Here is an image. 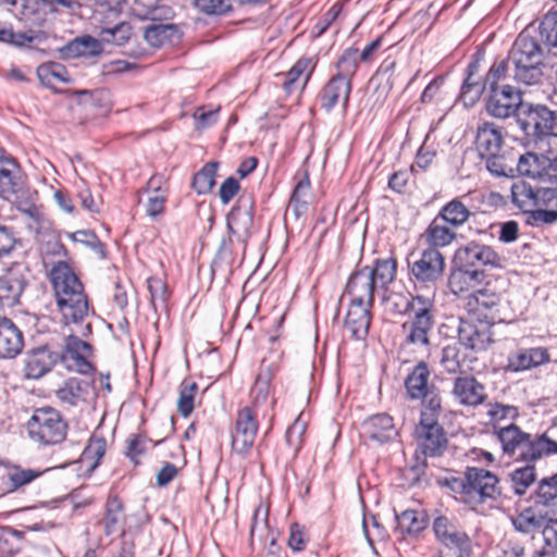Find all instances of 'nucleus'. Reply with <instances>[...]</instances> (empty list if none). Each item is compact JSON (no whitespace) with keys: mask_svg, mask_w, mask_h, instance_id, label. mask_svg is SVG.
Here are the masks:
<instances>
[{"mask_svg":"<svg viewBox=\"0 0 557 557\" xmlns=\"http://www.w3.org/2000/svg\"><path fill=\"white\" fill-rule=\"evenodd\" d=\"M197 391L198 384L191 380H184L181 383L177 410L185 418L188 417L194 409V400Z\"/></svg>","mask_w":557,"mask_h":557,"instance_id":"nucleus-54","label":"nucleus"},{"mask_svg":"<svg viewBox=\"0 0 557 557\" xmlns=\"http://www.w3.org/2000/svg\"><path fill=\"white\" fill-rule=\"evenodd\" d=\"M471 216V211L469 208L461 201L460 198H454L444 205L438 214L437 219L446 222L454 228H458L462 226Z\"/></svg>","mask_w":557,"mask_h":557,"instance_id":"nucleus-37","label":"nucleus"},{"mask_svg":"<svg viewBox=\"0 0 557 557\" xmlns=\"http://www.w3.org/2000/svg\"><path fill=\"white\" fill-rule=\"evenodd\" d=\"M555 454H557V442L549 438L546 433L534 436L528 433L511 457L527 465H533L536 460Z\"/></svg>","mask_w":557,"mask_h":557,"instance_id":"nucleus-10","label":"nucleus"},{"mask_svg":"<svg viewBox=\"0 0 557 557\" xmlns=\"http://www.w3.org/2000/svg\"><path fill=\"white\" fill-rule=\"evenodd\" d=\"M259 429L257 412L246 406L238 410L232 432V449L238 455H246L253 446Z\"/></svg>","mask_w":557,"mask_h":557,"instance_id":"nucleus-8","label":"nucleus"},{"mask_svg":"<svg viewBox=\"0 0 557 557\" xmlns=\"http://www.w3.org/2000/svg\"><path fill=\"white\" fill-rule=\"evenodd\" d=\"M441 543L444 548L438 557H471L472 555V541L465 531L459 530Z\"/></svg>","mask_w":557,"mask_h":557,"instance_id":"nucleus-36","label":"nucleus"},{"mask_svg":"<svg viewBox=\"0 0 557 557\" xmlns=\"http://www.w3.org/2000/svg\"><path fill=\"white\" fill-rule=\"evenodd\" d=\"M550 186L533 187L525 181H517L510 187L512 205L529 214L534 208L557 207V174H552Z\"/></svg>","mask_w":557,"mask_h":557,"instance_id":"nucleus-3","label":"nucleus"},{"mask_svg":"<svg viewBox=\"0 0 557 557\" xmlns=\"http://www.w3.org/2000/svg\"><path fill=\"white\" fill-rule=\"evenodd\" d=\"M218 162H209L199 170L193 178V188L199 195L208 194L215 184Z\"/></svg>","mask_w":557,"mask_h":557,"instance_id":"nucleus-53","label":"nucleus"},{"mask_svg":"<svg viewBox=\"0 0 557 557\" xmlns=\"http://www.w3.org/2000/svg\"><path fill=\"white\" fill-rule=\"evenodd\" d=\"M535 504L547 508H557V472L537 482Z\"/></svg>","mask_w":557,"mask_h":557,"instance_id":"nucleus-47","label":"nucleus"},{"mask_svg":"<svg viewBox=\"0 0 557 557\" xmlns=\"http://www.w3.org/2000/svg\"><path fill=\"white\" fill-rule=\"evenodd\" d=\"M23 347L22 331L10 319H0V358H14Z\"/></svg>","mask_w":557,"mask_h":557,"instance_id":"nucleus-24","label":"nucleus"},{"mask_svg":"<svg viewBox=\"0 0 557 557\" xmlns=\"http://www.w3.org/2000/svg\"><path fill=\"white\" fill-rule=\"evenodd\" d=\"M123 520V506L117 498H112L107 503L103 527L107 535L115 533Z\"/></svg>","mask_w":557,"mask_h":557,"instance_id":"nucleus-56","label":"nucleus"},{"mask_svg":"<svg viewBox=\"0 0 557 557\" xmlns=\"http://www.w3.org/2000/svg\"><path fill=\"white\" fill-rule=\"evenodd\" d=\"M440 219L435 218L425 230L423 237L429 245L428 248L438 250L449 246L457 237L455 231L446 225L441 224Z\"/></svg>","mask_w":557,"mask_h":557,"instance_id":"nucleus-39","label":"nucleus"},{"mask_svg":"<svg viewBox=\"0 0 557 557\" xmlns=\"http://www.w3.org/2000/svg\"><path fill=\"white\" fill-rule=\"evenodd\" d=\"M499 295L488 288H479L472 292L468 298L469 310L491 323L503 320L499 314Z\"/></svg>","mask_w":557,"mask_h":557,"instance_id":"nucleus-17","label":"nucleus"},{"mask_svg":"<svg viewBox=\"0 0 557 557\" xmlns=\"http://www.w3.org/2000/svg\"><path fill=\"white\" fill-rule=\"evenodd\" d=\"M543 62L512 65V79L524 85L539 84L543 77Z\"/></svg>","mask_w":557,"mask_h":557,"instance_id":"nucleus-50","label":"nucleus"},{"mask_svg":"<svg viewBox=\"0 0 557 557\" xmlns=\"http://www.w3.org/2000/svg\"><path fill=\"white\" fill-rule=\"evenodd\" d=\"M351 92V82L347 78L333 76L319 94L321 108L330 112L337 103L346 111Z\"/></svg>","mask_w":557,"mask_h":557,"instance_id":"nucleus-19","label":"nucleus"},{"mask_svg":"<svg viewBox=\"0 0 557 557\" xmlns=\"http://www.w3.org/2000/svg\"><path fill=\"white\" fill-rule=\"evenodd\" d=\"M430 369L420 361L405 380V388L409 399L421 400V411H441L442 399L438 387L430 382Z\"/></svg>","mask_w":557,"mask_h":557,"instance_id":"nucleus-4","label":"nucleus"},{"mask_svg":"<svg viewBox=\"0 0 557 557\" xmlns=\"http://www.w3.org/2000/svg\"><path fill=\"white\" fill-rule=\"evenodd\" d=\"M37 76L40 83L48 88H53L54 81L69 83L66 69L60 63H45L37 67Z\"/></svg>","mask_w":557,"mask_h":557,"instance_id":"nucleus-51","label":"nucleus"},{"mask_svg":"<svg viewBox=\"0 0 557 557\" xmlns=\"http://www.w3.org/2000/svg\"><path fill=\"white\" fill-rule=\"evenodd\" d=\"M49 278L63 322L83 323L89 311L88 299L72 268L64 261H58L50 269Z\"/></svg>","mask_w":557,"mask_h":557,"instance_id":"nucleus-1","label":"nucleus"},{"mask_svg":"<svg viewBox=\"0 0 557 557\" xmlns=\"http://www.w3.org/2000/svg\"><path fill=\"white\" fill-rule=\"evenodd\" d=\"M397 263L393 258L377 259L374 267H370V274L377 286L385 287L396 276Z\"/></svg>","mask_w":557,"mask_h":557,"instance_id":"nucleus-52","label":"nucleus"},{"mask_svg":"<svg viewBox=\"0 0 557 557\" xmlns=\"http://www.w3.org/2000/svg\"><path fill=\"white\" fill-rule=\"evenodd\" d=\"M59 360V354L47 347L33 349L25 359L24 372L28 379H40L48 373Z\"/></svg>","mask_w":557,"mask_h":557,"instance_id":"nucleus-23","label":"nucleus"},{"mask_svg":"<svg viewBox=\"0 0 557 557\" xmlns=\"http://www.w3.org/2000/svg\"><path fill=\"white\" fill-rule=\"evenodd\" d=\"M161 178L158 177H151L148 182V188L153 189L152 194L148 197L147 201V214L151 218H156L160 215L164 210V203H165V193L160 188V186H157V183H160Z\"/></svg>","mask_w":557,"mask_h":557,"instance_id":"nucleus-57","label":"nucleus"},{"mask_svg":"<svg viewBox=\"0 0 557 557\" xmlns=\"http://www.w3.org/2000/svg\"><path fill=\"white\" fill-rule=\"evenodd\" d=\"M370 273V267L366 265L350 275L346 285L349 302L373 306L374 290L377 285Z\"/></svg>","mask_w":557,"mask_h":557,"instance_id":"nucleus-15","label":"nucleus"},{"mask_svg":"<svg viewBox=\"0 0 557 557\" xmlns=\"http://www.w3.org/2000/svg\"><path fill=\"white\" fill-rule=\"evenodd\" d=\"M549 361V354L546 348L535 347L519 349L508 357V367L518 372L542 366Z\"/></svg>","mask_w":557,"mask_h":557,"instance_id":"nucleus-30","label":"nucleus"},{"mask_svg":"<svg viewBox=\"0 0 557 557\" xmlns=\"http://www.w3.org/2000/svg\"><path fill=\"white\" fill-rule=\"evenodd\" d=\"M441 411H421L414 436L419 451L423 457H438L447 448L448 440L445 430L438 423Z\"/></svg>","mask_w":557,"mask_h":557,"instance_id":"nucleus-6","label":"nucleus"},{"mask_svg":"<svg viewBox=\"0 0 557 557\" xmlns=\"http://www.w3.org/2000/svg\"><path fill=\"white\" fill-rule=\"evenodd\" d=\"M27 432L40 445H57L65 440L67 423L54 408L42 407L36 409L28 420Z\"/></svg>","mask_w":557,"mask_h":557,"instance_id":"nucleus-2","label":"nucleus"},{"mask_svg":"<svg viewBox=\"0 0 557 557\" xmlns=\"http://www.w3.org/2000/svg\"><path fill=\"white\" fill-rule=\"evenodd\" d=\"M552 160L533 152H527L516 157L515 176H528L539 178L544 175L549 177Z\"/></svg>","mask_w":557,"mask_h":557,"instance_id":"nucleus-27","label":"nucleus"},{"mask_svg":"<svg viewBox=\"0 0 557 557\" xmlns=\"http://www.w3.org/2000/svg\"><path fill=\"white\" fill-rule=\"evenodd\" d=\"M410 281L414 286L434 287L445 269V258L434 248H425L414 260H408Z\"/></svg>","mask_w":557,"mask_h":557,"instance_id":"nucleus-7","label":"nucleus"},{"mask_svg":"<svg viewBox=\"0 0 557 557\" xmlns=\"http://www.w3.org/2000/svg\"><path fill=\"white\" fill-rule=\"evenodd\" d=\"M456 259L465 268L476 269L478 267H502V257L487 245L470 242L460 247L455 255Z\"/></svg>","mask_w":557,"mask_h":557,"instance_id":"nucleus-12","label":"nucleus"},{"mask_svg":"<svg viewBox=\"0 0 557 557\" xmlns=\"http://www.w3.org/2000/svg\"><path fill=\"white\" fill-rule=\"evenodd\" d=\"M29 270L23 264H15L0 276V298L8 306L18 302L28 284Z\"/></svg>","mask_w":557,"mask_h":557,"instance_id":"nucleus-16","label":"nucleus"},{"mask_svg":"<svg viewBox=\"0 0 557 557\" xmlns=\"http://www.w3.org/2000/svg\"><path fill=\"white\" fill-rule=\"evenodd\" d=\"M510 488L515 495L521 497L536 481V469L534 465H525L515 468L508 474Z\"/></svg>","mask_w":557,"mask_h":557,"instance_id":"nucleus-42","label":"nucleus"},{"mask_svg":"<svg viewBox=\"0 0 557 557\" xmlns=\"http://www.w3.org/2000/svg\"><path fill=\"white\" fill-rule=\"evenodd\" d=\"M460 486L461 497L468 504H482L500 495L498 478L483 468L468 467Z\"/></svg>","mask_w":557,"mask_h":557,"instance_id":"nucleus-5","label":"nucleus"},{"mask_svg":"<svg viewBox=\"0 0 557 557\" xmlns=\"http://www.w3.org/2000/svg\"><path fill=\"white\" fill-rule=\"evenodd\" d=\"M490 94L486 110L494 117H509L522 104L521 92L508 84L503 85L500 88L494 87V89H490Z\"/></svg>","mask_w":557,"mask_h":557,"instance_id":"nucleus-11","label":"nucleus"},{"mask_svg":"<svg viewBox=\"0 0 557 557\" xmlns=\"http://www.w3.org/2000/svg\"><path fill=\"white\" fill-rule=\"evenodd\" d=\"M21 188V181L12 169H0V197L10 200Z\"/></svg>","mask_w":557,"mask_h":557,"instance_id":"nucleus-58","label":"nucleus"},{"mask_svg":"<svg viewBox=\"0 0 557 557\" xmlns=\"http://www.w3.org/2000/svg\"><path fill=\"white\" fill-rule=\"evenodd\" d=\"M362 426L367 436L380 444L394 441L398 436L394 420L387 413H377L368 418Z\"/></svg>","mask_w":557,"mask_h":557,"instance_id":"nucleus-22","label":"nucleus"},{"mask_svg":"<svg viewBox=\"0 0 557 557\" xmlns=\"http://www.w3.org/2000/svg\"><path fill=\"white\" fill-rule=\"evenodd\" d=\"M396 531L400 534L417 535L428 525V516L424 511L407 509L396 515Z\"/></svg>","mask_w":557,"mask_h":557,"instance_id":"nucleus-40","label":"nucleus"},{"mask_svg":"<svg viewBox=\"0 0 557 557\" xmlns=\"http://www.w3.org/2000/svg\"><path fill=\"white\" fill-rule=\"evenodd\" d=\"M434 301L431 297L417 295L403 297V308H397L398 313H408L409 320L434 324Z\"/></svg>","mask_w":557,"mask_h":557,"instance_id":"nucleus-25","label":"nucleus"},{"mask_svg":"<svg viewBox=\"0 0 557 557\" xmlns=\"http://www.w3.org/2000/svg\"><path fill=\"white\" fill-rule=\"evenodd\" d=\"M555 112L549 110L546 106L536 104L529 106L524 112V117L521 120L522 127L528 133H533L534 136L553 135Z\"/></svg>","mask_w":557,"mask_h":557,"instance_id":"nucleus-18","label":"nucleus"},{"mask_svg":"<svg viewBox=\"0 0 557 557\" xmlns=\"http://www.w3.org/2000/svg\"><path fill=\"white\" fill-rule=\"evenodd\" d=\"M434 324L408 320L401 327L405 333L404 345L426 349L430 345V333Z\"/></svg>","mask_w":557,"mask_h":557,"instance_id":"nucleus-35","label":"nucleus"},{"mask_svg":"<svg viewBox=\"0 0 557 557\" xmlns=\"http://www.w3.org/2000/svg\"><path fill=\"white\" fill-rule=\"evenodd\" d=\"M163 0H135L133 8L134 14L140 20L161 21L172 15L169 5L162 3Z\"/></svg>","mask_w":557,"mask_h":557,"instance_id":"nucleus-41","label":"nucleus"},{"mask_svg":"<svg viewBox=\"0 0 557 557\" xmlns=\"http://www.w3.org/2000/svg\"><path fill=\"white\" fill-rule=\"evenodd\" d=\"M17 246H21L11 227L0 225V262L11 258Z\"/></svg>","mask_w":557,"mask_h":557,"instance_id":"nucleus-62","label":"nucleus"},{"mask_svg":"<svg viewBox=\"0 0 557 557\" xmlns=\"http://www.w3.org/2000/svg\"><path fill=\"white\" fill-rule=\"evenodd\" d=\"M549 519L550 518H547L529 507L513 517L511 522L515 530L520 533L530 534L540 530L543 533V530L548 524Z\"/></svg>","mask_w":557,"mask_h":557,"instance_id":"nucleus-38","label":"nucleus"},{"mask_svg":"<svg viewBox=\"0 0 557 557\" xmlns=\"http://www.w3.org/2000/svg\"><path fill=\"white\" fill-rule=\"evenodd\" d=\"M508 78H512L511 65L509 63L508 58L500 60L499 62H495L488 73L485 76V84L488 86V89H494V87H498V83L502 81H506Z\"/></svg>","mask_w":557,"mask_h":557,"instance_id":"nucleus-60","label":"nucleus"},{"mask_svg":"<svg viewBox=\"0 0 557 557\" xmlns=\"http://www.w3.org/2000/svg\"><path fill=\"white\" fill-rule=\"evenodd\" d=\"M485 278L483 271L478 269H469L460 267L454 270L448 278V286L453 294L461 295L465 293H472L479 289V286Z\"/></svg>","mask_w":557,"mask_h":557,"instance_id":"nucleus-26","label":"nucleus"},{"mask_svg":"<svg viewBox=\"0 0 557 557\" xmlns=\"http://www.w3.org/2000/svg\"><path fill=\"white\" fill-rule=\"evenodd\" d=\"M510 65L542 63L543 51L540 44L528 35L520 34L508 55Z\"/></svg>","mask_w":557,"mask_h":557,"instance_id":"nucleus-20","label":"nucleus"},{"mask_svg":"<svg viewBox=\"0 0 557 557\" xmlns=\"http://www.w3.org/2000/svg\"><path fill=\"white\" fill-rule=\"evenodd\" d=\"M527 222L535 227L552 225L557 222V207L534 208L529 212Z\"/></svg>","mask_w":557,"mask_h":557,"instance_id":"nucleus-63","label":"nucleus"},{"mask_svg":"<svg viewBox=\"0 0 557 557\" xmlns=\"http://www.w3.org/2000/svg\"><path fill=\"white\" fill-rule=\"evenodd\" d=\"M90 355L91 346L87 342L76 335H69L59 359L69 370L86 374L91 370V363L88 361Z\"/></svg>","mask_w":557,"mask_h":557,"instance_id":"nucleus-13","label":"nucleus"},{"mask_svg":"<svg viewBox=\"0 0 557 557\" xmlns=\"http://www.w3.org/2000/svg\"><path fill=\"white\" fill-rule=\"evenodd\" d=\"M487 321L461 320L458 326V341L468 349L482 351L493 343L492 325Z\"/></svg>","mask_w":557,"mask_h":557,"instance_id":"nucleus-14","label":"nucleus"},{"mask_svg":"<svg viewBox=\"0 0 557 557\" xmlns=\"http://www.w3.org/2000/svg\"><path fill=\"white\" fill-rule=\"evenodd\" d=\"M310 183L308 178L300 180L295 186L289 203L288 210H292L296 216L301 215L307 210V191Z\"/></svg>","mask_w":557,"mask_h":557,"instance_id":"nucleus-61","label":"nucleus"},{"mask_svg":"<svg viewBox=\"0 0 557 557\" xmlns=\"http://www.w3.org/2000/svg\"><path fill=\"white\" fill-rule=\"evenodd\" d=\"M253 224L252 206L248 203H239L234 207L227 215V228L246 240L250 236V228Z\"/></svg>","mask_w":557,"mask_h":557,"instance_id":"nucleus-33","label":"nucleus"},{"mask_svg":"<svg viewBox=\"0 0 557 557\" xmlns=\"http://www.w3.org/2000/svg\"><path fill=\"white\" fill-rule=\"evenodd\" d=\"M90 382L77 377L67 379L55 392L58 399L69 406H78L86 403L90 394Z\"/></svg>","mask_w":557,"mask_h":557,"instance_id":"nucleus-31","label":"nucleus"},{"mask_svg":"<svg viewBox=\"0 0 557 557\" xmlns=\"http://www.w3.org/2000/svg\"><path fill=\"white\" fill-rule=\"evenodd\" d=\"M454 396L465 406H479L486 399L485 387L473 376H459L454 382Z\"/></svg>","mask_w":557,"mask_h":557,"instance_id":"nucleus-21","label":"nucleus"},{"mask_svg":"<svg viewBox=\"0 0 557 557\" xmlns=\"http://www.w3.org/2000/svg\"><path fill=\"white\" fill-rule=\"evenodd\" d=\"M46 4L47 0H24L21 2L20 10L15 11V15L32 26H41L46 21L44 10Z\"/></svg>","mask_w":557,"mask_h":557,"instance_id":"nucleus-45","label":"nucleus"},{"mask_svg":"<svg viewBox=\"0 0 557 557\" xmlns=\"http://www.w3.org/2000/svg\"><path fill=\"white\" fill-rule=\"evenodd\" d=\"M277 369L278 366L276 362L269 361L268 359L262 360L260 370L251 389L255 407L262 405L268 400L271 391V382L277 372Z\"/></svg>","mask_w":557,"mask_h":557,"instance_id":"nucleus-32","label":"nucleus"},{"mask_svg":"<svg viewBox=\"0 0 557 557\" xmlns=\"http://www.w3.org/2000/svg\"><path fill=\"white\" fill-rule=\"evenodd\" d=\"M107 443L102 437H92L82 454V461L87 463L90 470L98 467L100 460L106 454Z\"/></svg>","mask_w":557,"mask_h":557,"instance_id":"nucleus-55","label":"nucleus"},{"mask_svg":"<svg viewBox=\"0 0 557 557\" xmlns=\"http://www.w3.org/2000/svg\"><path fill=\"white\" fill-rule=\"evenodd\" d=\"M494 434L500 443L504 454L511 457L528 433L523 432L518 425L510 423L506 426L495 428Z\"/></svg>","mask_w":557,"mask_h":557,"instance_id":"nucleus-43","label":"nucleus"},{"mask_svg":"<svg viewBox=\"0 0 557 557\" xmlns=\"http://www.w3.org/2000/svg\"><path fill=\"white\" fill-rule=\"evenodd\" d=\"M336 66L338 72L335 76L347 78V81L351 82V77L358 67V49H346L339 58Z\"/></svg>","mask_w":557,"mask_h":557,"instance_id":"nucleus-59","label":"nucleus"},{"mask_svg":"<svg viewBox=\"0 0 557 557\" xmlns=\"http://www.w3.org/2000/svg\"><path fill=\"white\" fill-rule=\"evenodd\" d=\"M372 307L349 302L345 318V327L356 339H363L368 335L371 323Z\"/></svg>","mask_w":557,"mask_h":557,"instance_id":"nucleus-28","label":"nucleus"},{"mask_svg":"<svg viewBox=\"0 0 557 557\" xmlns=\"http://www.w3.org/2000/svg\"><path fill=\"white\" fill-rule=\"evenodd\" d=\"M540 34L548 46L557 48V11L544 15L540 24Z\"/></svg>","mask_w":557,"mask_h":557,"instance_id":"nucleus-64","label":"nucleus"},{"mask_svg":"<svg viewBox=\"0 0 557 557\" xmlns=\"http://www.w3.org/2000/svg\"><path fill=\"white\" fill-rule=\"evenodd\" d=\"M484 159L486 161V169L492 175L515 177L516 156L513 152H498Z\"/></svg>","mask_w":557,"mask_h":557,"instance_id":"nucleus-46","label":"nucleus"},{"mask_svg":"<svg viewBox=\"0 0 557 557\" xmlns=\"http://www.w3.org/2000/svg\"><path fill=\"white\" fill-rule=\"evenodd\" d=\"M46 471L25 468L22 465L9 460H0V480L5 493L22 492Z\"/></svg>","mask_w":557,"mask_h":557,"instance_id":"nucleus-9","label":"nucleus"},{"mask_svg":"<svg viewBox=\"0 0 557 557\" xmlns=\"http://www.w3.org/2000/svg\"><path fill=\"white\" fill-rule=\"evenodd\" d=\"M503 141L502 132L494 123H484L478 128L475 145L482 159L500 152Z\"/></svg>","mask_w":557,"mask_h":557,"instance_id":"nucleus-29","label":"nucleus"},{"mask_svg":"<svg viewBox=\"0 0 557 557\" xmlns=\"http://www.w3.org/2000/svg\"><path fill=\"white\" fill-rule=\"evenodd\" d=\"M99 36L106 44L123 46L132 36V26L127 22H117L114 25L106 22V25L100 28Z\"/></svg>","mask_w":557,"mask_h":557,"instance_id":"nucleus-49","label":"nucleus"},{"mask_svg":"<svg viewBox=\"0 0 557 557\" xmlns=\"http://www.w3.org/2000/svg\"><path fill=\"white\" fill-rule=\"evenodd\" d=\"M479 71V64L472 62L468 65L467 77L463 81L460 90V100L466 107H472L481 98L483 91L488 89V86L484 82H481L476 76Z\"/></svg>","mask_w":557,"mask_h":557,"instance_id":"nucleus-34","label":"nucleus"},{"mask_svg":"<svg viewBox=\"0 0 557 557\" xmlns=\"http://www.w3.org/2000/svg\"><path fill=\"white\" fill-rule=\"evenodd\" d=\"M177 35V28L173 24L152 23L145 28V40L154 48H159L166 42H171Z\"/></svg>","mask_w":557,"mask_h":557,"instance_id":"nucleus-48","label":"nucleus"},{"mask_svg":"<svg viewBox=\"0 0 557 557\" xmlns=\"http://www.w3.org/2000/svg\"><path fill=\"white\" fill-rule=\"evenodd\" d=\"M314 64L310 58H301L299 59L293 67L286 73L285 81L283 83V88L287 94L293 92L299 86V79L302 75H305V79L301 88L307 84Z\"/></svg>","mask_w":557,"mask_h":557,"instance_id":"nucleus-44","label":"nucleus"}]
</instances>
